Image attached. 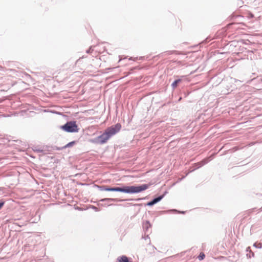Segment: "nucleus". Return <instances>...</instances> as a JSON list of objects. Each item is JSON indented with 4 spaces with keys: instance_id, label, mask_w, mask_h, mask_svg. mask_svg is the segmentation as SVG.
Returning a JSON list of instances; mask_svg holds the SVG:
<instances>
[{
    "instance_id": "0eeeda50",
    "label": "nucleus",
    "mask_w": 262,
    "mask_h": 262,
    "mask_svg": "<svg viewBox=\"0 0 262 262\" xmlns=\"http://www.w3.org/2000/svg\"><path fill=\"white\" fill-rule=\"evenodd\" d=\"M204 257H205V254L203 252L200 253L199 256H198V258L200 260L203 259L204 258Z\"/></svg>"
},
{
    "instance_id": "f03ea898",
    "label": "nucleus",
    "mask_w": 262,
    "mask_h": 262,
    "mask_svg": "<svg viewBox=\"0 0 262 262\" xmlns=\"http://www.w3.org/2000/svg\"><path fill=\"white\" fill-rule=\"evenodd\" d=\"M149 187L147 184H143L139 186H125L123 188L120 187H104L102 190L106 191H119L127 193H139L141 191L146 190Z\"/></svg>"
},
{
    "instance_id": "6e6552de",
    "label": "nucleus",
    "mask_w": 262,
    "mask_h": 262,
    "mask_svg": "<svg viewBox=\"0 0 262 262\" xmlns=\"http://www.w3.org/2000/svg\"><path fill=\"white\" fill-rule=\"evenodd\" d=\"M144 226H145L146 228H148L149 227H150V224H149V223L148 222H147H147H146L145 223V224H144Z\"/></svg>"
},
{
    "instance_id": "423d86ee",
    "label": "nucleus",
    "mask_w": 262,
    "mask_h": 262,
    "mask_svg": "<svg viewBox=\"0 0 262 262\" xmlns=\"http://www.w3.org/2000/svg\"><path fill=\"white\" fill-rule=\"evenodd\" d=\"M75 143V141L71 142L69 143L68 144H67L66 145H65L64 146V148L71 147V146H73Z\"/></svg>"
},
{
    "instance_id": "39448f33",
    "label": "nucleus",
    "mask_w": 262,
    "mask_h": 262,
    "mask_svg": "<svg viewBox=\"0 0 262 262\" xmlns=\"http://www.w3.org/2000/svg\"><path fill=\"white\" fill-rule=\"evenodd\" d=\"M181 79H178V80H175L171 84L173 88H177V85H178V84L181 82Z\"/></svg>"
},
{
    "instance_id": "1a4fd4ad",
    "label": "nucleus",
    "mask_w": 262,
    "mask_h": 262,
    "mask_svg": "<svg viewBox=\"0 0 262 262\" xmlns=\"http://www.w3.org/2000/svg\"><path fill=\"white\" fill-rule=\"evenodd\" d=\"M5 204V202L4 201H0V209L2 208V207L4 206Z\"/></svg>"
},
{
    "instance_id": "f257e3e1",
    "label": "nucleus",
    "mask_w": 262,
    "mask_h": 262,
    "mask_svg": "<svg viewBox=\"0 0 262 262\" xmlns=\"http://www.w3.org/2000/svg\"><path fill=\"white\" fill-rule=\"evenodd\" d=\"M121 128V125L120 123L107 127L101 135L95 139L93 142L100 144L105 143L111 137L119 132Z\"/></svg>"
},
{
    "instance_id": "7ed1b4c3",
    "label": "nucleus",
    "mask_w": 262,
    "mask_h": 262,
    "mask_svg": "<svg viewBox=\"0 0 262 262\" xmlns=\"http://www.w3.org/2000/svg\"><path fill=\"white\" fill-rule=\"evenodd\" d=\"M60 128L64 131L68 133L78 132L79 128L75 121H69L67 122L64 125Z\"/></svg>"
},
{
    "instance_id": "20e7f679",
    "label": "nucleus",
    "mask_w": 262,
    "mask_h": 262,
    "mask_svg": "<svg viewBox=\"0 0 262 262\" xmlns=\"http://www.w3.org/2000/svg\"><path fill=\"white\" fill-rule=\"evenodd\" d=\"M163 198V195L160 196L155 199H154L152 201H150L147 203L148 206H152L157 202H159Z\"/></svg>"
}]
</instances>
